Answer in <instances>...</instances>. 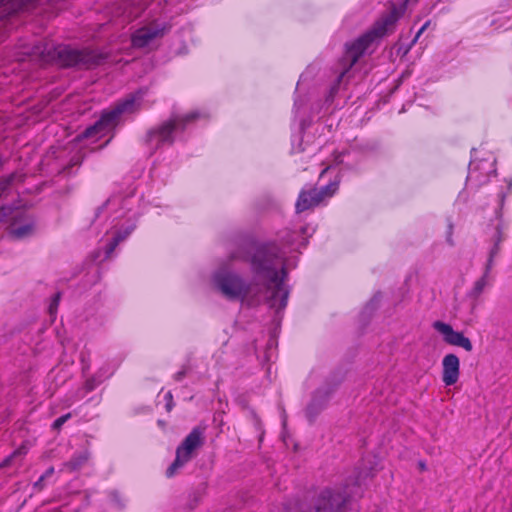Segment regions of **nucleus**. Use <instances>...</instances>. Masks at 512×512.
<instances>
[{"instance_id":"1","label":"nucleus","mask_w":512,"mask_h":512,"mask_svg":"<svg viewBox=\"0 0 512 512\" xmlns=\"http://www.w3.org/2000/svg\"><path fill=\"white\" fill-rule=\"evenodd\" d=\"M250 263L255 277L263 281L269 294L267 300L270 307L277 311L284 309L289 291L284 285L286 272L279 249L275 245L260 246L252 255Z\"/></svg>"},{"instance_id":"2","label":"nucleus","mask_w":512,"mask_h":512,"mask_svg":"<svg viewBox=\"0 0 512 512\" xmlns=\"http://www.w3.org/2000/svg\"><path fill=\"white\" fill-rule=\"evenodd\" d=\"M409 0H406L400 8L393 7L391 12L378 20L373 27L365 34L360 36L351 44H346L344 56L339 61L341 67L340 73L337 78L339 84L350 69L356 64L359 58L364 54L368 47L377 39L383 37L389 28L393 27Z\"/></svg>"},{"instance_id":"3","label":"nucleus","mask_w":512,"mask_h":512,"mask_svg":"<svg viewBox=\"0 0 512 512\" xmlns=\"http://www.w3.org/2000/svg\"><path fill=\"white\" fill-rule=\"evenodd\" d=\"M27 53L39 56L43 61L57 59L62 67L78 69H92L106 59V55L90 49L79 50L68 46H58L52 49V47L42 44L33 46Z\"/></svg>"},{"instance_id":"4","label":"nucleus","mask_w":512,"mask_h":512,"mask_svg":"<svg viewBox=\"0 0 512 512\" xmlns=\"http://www.w3.org/2000/svg\"><path fill=\"white\" fill-rule=\"evenodd\" d=\"M142 96L143 95L141 93H136L117 103L112 110L104 112L95 124L86 128L81 134V138H90L98 134H102L108 129L114 127L121 114L132 113L138 109L139 101Z\"/></svg>"},{"instance_id":"5","label":"nucleus","mask_w":512,"mask_h":512,"mask_svg":"<svg viewBox=\"0 0 512 512\" xmlns=\"http://www.w3.org/2000/svg\"><path fill=\"white\" fill-rule=\"evenodd\" d=\"M356 492L349 485L324 489L314 499L315 507L302 506V512H348L347 503Z\"/></svg>"},{"instance_id":"6","label":"nucleus","mask_w":512,"mask_h":512,"mask_svg":"<svg viewBox=\"0 0 512 512\" xmlns=\"http://www.w3.org/2000/svg\"><path fill=\"white\" fill-rule=\"evenodd\" d=\"M205 428L197 426L185 437L182 443L176 449V457L173 463L167 468L166 476L168 478L176 475L187 462H189L197 449L203 446Z\"/></svg>"},{"instance_id":"7","label":"nucleus","mask_w":512,"mask_h":512,"mask_svg":"<svg viewBox=\"0 0 512 512\" xmlns=\"http://www.w3.org/2000/svg\"><path fill=\"white\" fill-rule=\"evenodd\" d=\"M214 282L221 293L230 300L244 299L254 293L252 284L245 283L239 275L232 272H217Z\"/></svg>"},{"instance_id":"8","label":"nucleus","mask_w":512,"mask_h":512,"mask_svg":"<svg viewBox=\"0 0 512 512\" xmlns=\"http://www.w3.org/2000/svg\"><path fill=\"white\" fill-rule=\"evenodd\" d=\"M198 117L196 113H190L185 116H175L162 123L158 128L151 129L147 133L146 142L152 144L156 141L155 149L161 144H173V132L178 128L184 129L185 125Z\"/></svg>"},{"instance_id":"9","label":"nucleus","mask_w":512,"mask_h":512,"mask_svg":"<svg viewBox=\"0 0 512 512\" xmlns=\"http://www.w3.org/2000/svg\"><path fill=\"white\" fill-rule=\"evenodd\" d=\"M170 27L163 23L153 22L137 29L132 35V45L135 48L150 46L155 40L162 38Z\"/></svg>"},{"instance_id":"10","label":"nucleus","mask_w":512,"mask_h":512,"mask_svg":"<svg viewBox=\"0 0 512 512\" xmlns=\"http://www.w3.org/2000/svg\"><path fill=\"white\" fill-rule=\"evenodd\" d=\"M433 327L443 335V339L447 344L461 347L467 352L472 351L473 345L470 339L465 337L462 332L454 331L451 325L441 321H436L433 323Z\"/></svg>"},{"instance_id":"11","label":"nucleus","mask_w":512,"mask_h":512,"mask_svg":"<svg viewBox=\"0 0 512 512\" xmlns=\"http://www.w3.org/2000/svg\"><path fill=\"white\" fill-rule=\"evenodd\" d=\"M442 380L446 386L454 385L459 378V358L455 354H447L442 361Z\"/></svg>"},{"instance_id":"12","label":"nucleus","mask_w":512,"mask_h":512,"mask_svg":"<svg viewBox=\"0 0 512 512\" xmlns=\"http://www.w3.org/2000/svg\"><path fill=\"white\" fill-rule=\"evenodd\" d=\"M321 202V194L318 189L302 191L296 202V210L298 213L308 210Z\"/></svg>"},{"instance_id":"13","label":"nucleus","mask_w":512,"mask_h":512,"mask_svg":"<svg viewBox=\"0 0 512 512\" xmlns=\"http://www.w3.org/2000/svg\"><path fill=\"white\" fill-rule=\"evenodd\" d=\"M328 400V393L324 391H317L313 396L311 402L306 408V415L310 421H313L319 413L323 410Z\"/></svg>"},{"instance_id":"14","label":"nucleus","mask_w":512,"mask_h":512,"mask_svg":"<svg viewBox=\"0 0 512 512\" xmlns=\"http://www.w3.org/2000/svg\"><path fill=\"white\" fill-rule=\"evenodd\" d=\"M35 0H0V17L4 18L26 8Z\"/></svg>"},{"instance_id":"15","label":"nucleus","mask_w":512,"mask_h":512,"mask_svg":"<svg viewBox=\"0 0 512 512\" xmlns=\"http://www.w3.org/2000/svg\"><path fill=\"white\" fill-rule=\"evenodd\" d=\"M35 225L33 221H29L22 226L13 225L10 230V235L13 239L20 240L31 236L34 233Z\"/></svg>"},{"instance_id":"16","label":"nucleus","mask_w":512,"mask_h":512,"mask_svg":"<svg viewBox=\"0 0 512 512\" xmlns=\"http://www.w3.org/2000/svg\"><path fill=\"white\" fill-rule=\"evenodd\" d=\"M337 189H338V183L332 182V183L326 185L325 187L321 188L320 190H318V193L321 194V201L326 197L332 196L337 191Z\"/></svg>"},{"instance_id":"17","label":"nucleus","mask_w":512,"mask_h":512,"mask_svg":"<svg viewBox=\"0 0 512 512\" xmlns=\"http://www.w3.org/2000/svg\"><path fill=\"white\" fill-rule=\"evenodd\" d=\"M318 497V494H313V495H309L307 496L303 501H300L296 504V508H295V511L294 512H302V506L306 505L310 508H314L315 507V501L314 499Z\"/></svg>"},{"instance_id":"18","label":"nucleus","mask_w":512,"mask_h":512,"mask_svg":"<svg viewBox=\"0 0 512 512\" xmlns=\"http://www.w3.org/2000/svg\"><path fill=\"white\" fill-rule=\"evenodd\" d=\"M486 278H487V277L482 276L479 280H477V281L475 282V285H474L473 290H472V295H473L474 297H477V296H479V295L482 293V291H483L484 287H485V286H486V284H487V280H486Z\"/></svg>"},{"instance_id":"19","label":"nucleus","mask_w":512,"mask_h":512,"mask_svg":"<svg viewBox=\"0 0 512 512\" xmlns=\"http://www.w3.org/2000/svg\"><path fill=\"white\" fill-rule=\"evenodd\" d=\"M26 453V450L24 447H21L19 448L18 450H16L12 455H10L9 457H7L3 462L2 464H0V468L1 467H5V466H8L12 459H14L16 456H19V455H23Z\"/></svg>"},{"instance_id":"20","label":"nucleus","mask_w":512,"mask_h":512,"mask_svg":"<svg viewBox=\"0 0 512 512\" xmlns=\"http://www.w3.org/2000/svg\"><path fill=\"white\" fill-rule=\"evenodd\" d=\"M70 417H71V414H70V413H67V414H65V415H63V416H61V417L57 418V419L54 421L53 425H52L53 429H55V430H59V429L62 427V425H63V424H64V423H65V422H66Z\"/></svg>"},{"instance_id":"21","label":"nucleus","mask_w":512,"mask_h":512,"mask_svg":"<svg viewBox=\"0 0 512 512\" xmlns=\"http://www.w3.org/2000/svg\"><path fill=\"white\" fill-rule=\"evenodd\" d=\"M120 243L119 238H113L112 241L106 246V257H110L111 254L114 252L117 245Z\"/></svg>"},{"instance_id":"22","label":"nucleus","mask_w":512,"mask_h":512,"mask_svg":"<svg viewBox=\"0 0 512 512\" xmlns=\"http://www.w3.org/2000/svg\"><path fill=\"white\" fill-rule=\"evenodd\" d=\"M12 213V207L10 206H1L0 207V222L4 221L8 218Z\"/></svg>"},{"instance_id":"23","label":"nucleus","mask_w":512,"mask_h":512,"mask_svg":"<svg viewBox=\"0 0 512 512\" xmlns=\"http://www.w3.org/2000/svg\"><path fill=\"white\" fill-rule=\"evenodd\" d=\"M60 297H61L60 293H57L54 296V298H53V300H52V302H51V304L49 306V313L51 315H53L56 312L58 304H59V301H60Z\"/></svg>"},{"instance_id":"24","label":"nucleus","mask_w":512,"mask_h":512,"mask_svg":"<svg viewBox=\"0 0 512 512\" xmlns=\"http://www.w3.org/2000/svg\"><path fill=\"white\" fill-rule=\"evenodd\" d=\"M501 240H502V238H501V236L499 235V237H498V239H497V241H496V243H495L494 247H493V248L491 249V251H490V254H489V258H490V259H494V257L498 254L499 249H500V248H499V243L501 242Z\"/></svg>"},{"instance_id":"25","label":"nucleus","mask_w":512,"mask_h":512,"mask_svg":"<svg viewBox=\"0 0 512 512\" xmlns=\"http://www.w3.org/2000/svg\"><path fill=\"white\" fill-rule=\"evenodd\" d=\"M429 24H430V21H427V22H426V23H425V24H424V25L419 29V31H418V32H417V34L415 35V37H414V39H413L412 43H415V42L418 40V38L420 37V35H421V34H422V33H423L427 28H428Z\"/></svg>"},{"instance_id":"26","label":"nucleus","mask_w":512,"mask_h":512,"mask_svg":"<svg viewBox=\"0 0 512 512\" xmlns=\"http://www.w3.org/2000/svg\"><path fill=\"white\" fill-rule=\"evenodd\" d=\"M112 499H113V501H114V502H115L119 507H121V508H123V507H124V503L122 502V500H121V498H120V496H119V494H118V493H116V492H115V493H112Z\"/></svg>"},{"instance_id":"27","label":"nucleus","mask_w":512,"mask_h":512,"mask_svg":"<svg viewBox=\"0 0 512 512\" xmlns=\"http://www.w3.org/2000/svg\"><path fill=\"white\" fill-rule=\"evenodd\" d=\"M492 266H493V259L488 258V261H487V264H486V267H485V272H484L483 276H485V277L488 276Z\"/></svg>"},{"instance_id":"28","label":"nucleus","mask_w":512,"mask_h":512,"mask_svg":"<svg viewBox=\"0 0 512 512\" xmlns=\"http://www.w3.org/2000/svg\"><path fill=\"white\" fill-rule=\"evenodd\" d=\"M166 399L168 400V402L166 404L167 411H171V409H172V394H171V392H168L166 394Z\"/></svg>"},{"instance_id":"29","label":"nucleus","mask_w":512,"mask_h":512,"mask_svg":"<svg viewBox=\"0 0 512 512\" xmlns=\"http://www.w3.org/2000/svg\"><path fill=\"white\" fill-rule=\"evenodd\" d=\"M45 479V475H42L38 481L35 482L34 487L41 490L43 488V481Z\"/></svg>"},{"instance_id":"30","label":"nucleus","mask_w":512,"mask_h":512,"mask_svg":"<svg viewBox=\"0 0 512 512\" xmlns=\"http://www.w3.org/2000/svg\"><path fill=\"white\" fill-rule=\"evenodd\" d=\"M95 387V384H94V381L93 380H87L86 383H85V388L87 389V391H91L93 390Z\"/></svg>"},{"instance_id":"31","label":"nucleus","mask_w":512,"mask_h":512,"mask_svg":"<svg viewBox=\"0 0 512 512\" xmlns=\"http://www.w3.org/2000/svg\"><path fill=\"white\" fill-rule=\"evenodd\" d=\"M230 258L231 259H242L243 256L240 252H233L231 255H230Z\"/></svg>"},{"instance_id":"32","label":"nucleus","mask_w":512,"mask_h":512,"mask_svg":"<svg viewBox=\"0 0 512 512\" xmlns=\"http://www.w3.org/2000/svg\"><path fill=\"white\" fill-rule=\"evenodd\" d=\"M185 376V371H179L178 373L175 374V379L177 381H180L182 380V378Z\"/></svg>"},{"instance_id":"33","label":"nucleus","mask_w":512,"mask_h":512,"mask_svg":"<svg viewBox=\"0 0 512 512\" xmlns=\"http://www.w3.org/2000/svg\"><path fill=\"white\" fill-rule=\"evenodd\" d=\"M53 473H54V468L50 467L43 475H45V478H46V477L51 476Z\"/></svg>"},{"instance_id":"34","label":"nucleus","mask_w":512,"mask_h":512,"mask_svg":"<svg viewBox=\"0 0 512 512\" xmlns=\"http://www.w3.org/2000/svg\"><path fill=\"white\" fill-rule=\"evenodd\" d=\"M108 201H106L101 207L98 208V211H97V216L99 215V213L106 207Z\"/></svg>"},{"instance_id":"35","label":"nucleus","mask_w":512,"mask_h":512,"mask_svg":"<svg viewBox=\"0 0 512 512\" xmlns=\"http://www.w3.org/2000/svg\"><path fill=\"white\" fill-rule=\"evenodd\" d=\"M419 468L420 470L424 471L426 469V465L424 462H419Z\"/></svg>"},{"instance_id":"36","label":"nucleus","mask_w":512,"mask_h":512,"mask_svg":"<svg viewBox=\"0 0 512 512\" xmlns=\"http://www.w3.org/2000/svg\"><path fill=\"white\" fill-rule=\"evenodd\" d=\"M115 238H119L121 242L125 238V236L117 235Z\"/></svg>"},{"instance_id":"37","label":"nucleus","mask_w":512,"mask_h":512,"mask_svg":"<svg viewBox=\"0 0 512 512\" xmlns=\"http://www.w3.org/2000/svg\"><path fill=\"white\" fill-rule=\"evenodd\" d=\"M504 197H505V196H504V194H502V195H501V202H503Z\"/></svg>"},{"instance_id":"38","label":"nucleus","mask_w":512,"mask_h":512,"mask_svg":"<svg viewBox=\"0 0 512 512\" xmlns=\"http://www.w3.org/2000/svg\"><path fill=\"white\" fill-rule=\"evenodd\" d=\"M70 464L72 465V468H76V466L78 465V464H72V463H70Z\"/></svg>"},{"instance_id":"39","label":"nucleus","mask_w":512,"mask_h":512,"mask_svg":"<svg viewBox=\"0 0 512 512\" xmlns=\"http://www.w3.org/2000/svg\"><path fill=\"white\" fill-rule=\"evenodd\" d=\"M448 241H449L450 245H453V242L451 239H448Z\"/></svg>"}]
</instances>
